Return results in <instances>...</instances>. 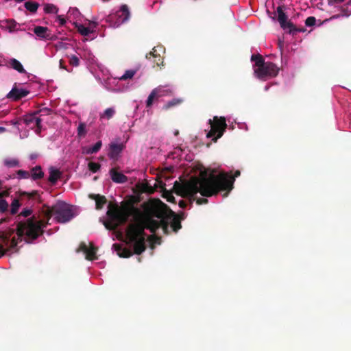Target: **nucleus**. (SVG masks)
Listing matches in <instances>:
<instances>
[{"label":"nucleus","instance_id":"f257e3e1","mask_svg":"<svg viewBox=\"0 0 351 351\" xmlns=\"http://www.w3.org/2000/svg\"><path fill=\"white\" fill-rule=\"evenodd\" d=\"M107 215L109 220L104 225L109 230H116L120 225L124 224L133 217L134 222L130 223L125 230L128 243L133 245L136 254L140 255L146 250L145 230H154L160 223L154 221L153 217H162V213L158 208H147L144 213L132 204H125L119 207L117 204L108 206Z\"/></svg>","mask_w":351,"mask_h":351},{"label":"nucleus","instance_id":"f03ea898","mask_svg":"<svg viewBox=\"0 0 351 351\" xmlns=\"http://www.w3.org/2000/svg\"><path fill=\"white\" fill-rule=\"evenodd\" d=\"M241 175L239 170L235 171L234 176L227 173L218 175L202 173L199 178H192L182 186L184 195L191 197L197 193L204 197H211L218 194L219 191H226V195L233 189L235 178Z\"/></svg>","mask_w":351,"mask_h":351},{"label":"nucleus","instance_id":"7ed1b4c3","mask_svg":"<svg viewBox=\"0 0 351 351\" xmlns=\"http://www.w3.org/2000/svg\"><path fill=\"white\" fill-rule=\"evenodd\" d=\"M45 226L42 221H36L30 218L18 223L17 238L14 237L10 239V234H0V256H3L8 250L14 249L19 240L21 241L23 236L25 237V240L27 243H32L44 233L43 228Z\"/></svg>","mask_w":351,"mask_h":351},{"label":"nucleus","instance_id":"20e7f679","mask_svg":"<svg viewBox=\"0 0 351 351\" xmlns=\"http://www.w3.org/2000/svg\"><path fill=\"white\" fill-rule=\"evenodd\" d=\"M159 206L157 205H152L148 208H158L162 213V217H153L154 221L160 223V226L154 230V232H152V233H155L158 229L161 228L165 234H168L169 232V226L171 224V227L172 230L177 232L182 228L181 225V218H178L177 215L172 210H170L169 213H167L166 210L164 208H167V205L162 203L160 200H158Z\"/></svg>","mask_w":351,"mask_h":351},{"label":"nucleus","instance_id":"39448f33","mask_svg":"<svg viewBox=\"0 0 351 351\" xmlns=\"http://www.w3.org/2000/svg\"><path fill=\"white\" fill-rule=\"evenodd\" d=\"M46 215L48 218L54 216L59 223L68 222L74 217L71 206L62 201H58L52 206H47Z\"/></svg>","mask_w":351,"mask_h":351},{"label":"nucleus","instance_id":"423d86ee","mask_svg":"<svg viewBox=\"0 0 351 351\" xmlns=\"http://www.w3.org/2000/svg\"><path fill=\"white\" fill-rule=\"evenodd\" d=\"M208 123L210 125V130L207 133V138H212V141L216 143L226 132L227 128L226 120L224 117H218L215 116L213 119H209Z\"/></svg>","mask_w":351,"mask_h":351},{"label":"nucleus","instance_id":"0eeeda50","mask_svg":"<svg viewBox=\"0 0 351 351\" xmlns=\"http://www.w3.org/2000/svg\"><path fill=\"white\" fill-rule=\"evenodd\" d=\"M260 68L254 69V73L258 78L265 80L269 77H274L278 75L279 73V68L271 62H263Z\"/></svg>","mask_w":351,"mask_h":351},{"label":"nucleus","instance_id":"6e6552de","mask_svg":"<svg viewBox=\"0 0 351 351\" xmlns=\"http://www.w3.org/2000/svg\"><path fill=\"white\" fill-rule=\"evenodd\" d=\"M284 9V5H279L276 9V12L278 14L277 20L279 22L280 27L283 29H288V32L292 34L302 32V29L297 28L293 23L288 20V17L285 13Z\"/></svg>","mask_w":351,"mask_h":351},{"label":"nucleus","instance_id":"1a4fd4ad","mask_svg":"<svg viewBox=\"0 0 351 351\" xmlns=\"http://www.w3.org/2000/svg\"><path fill=\"white\" fill-rule=\"evenodd\" d=\"M23 120L25 124L27 126H29L30 128L33 129L36 127L35 132L37 134H39L41 132V123L43 121V119L38 117V115L36 114V112L32 114L24 115Z\"/></svg>","mask_w":351,"mask_h":351},{"label":"nucleus","instance_id":"9d476101","mask_svg":"<svg viewBox=\"0 0 351 351\" xmlns=\"http://www.w3.org/2000/svg\"><path fill=\"white\" fill-rule=\"evenodd\" d=\"M171 93V91L169 89H165L162 86H159L153 89L147 97L146 101V107L150 108L154 103L155 99H158L165 95H168Z\"/></svg>","mask_w":351,"mask_h":351},{"label":"nucleus","instance_id":"9b49d317","mask_svg":"<svg viewBox=\"0 0 351 351\" xmlns=\"http://www.w3.org/2000/svg\"><path fill=\"white\" fill-rule=\"evenodd\" d=\"M114 17L117 18L114 25L117 27L126 22L130 17V12L127 5L123 4L120 9L115 13Z\"/></svg>","mask_w":351,"mask_h":351},{"label":"nucleus","instance_id":"f8f14e48","mask_svg":"<svg viewBox=\"0 0 351 351\" xmlns=\"http://www.w3.org/2000/svg\"><path fill=\"white\" fill-rule=\"evenodd\" d=\"M125 147L123 143H111L109 145L108 157L112 160H117L119 154L124 149Z\"/></svg>","mask_w":351,"mask_h":351},{"label":"nucleus","instance_id":"ddd939ff","mask_svg":"<svg viewBox=\"0 0 351 351\" xmlns=\"http://www.w3.org/2000/svg\"><path fill=\"white\" fill-rule=\"evenodd\" d=\"M29 94V91L23 88H18L16 86L7 95V98L13 101H18Z\"/></svg>","mask_w":351,"mask_h":351},{"label":"nucleus","instance_id":"4468645a","mask_svg":"<svg viewBox=\"0 0 351 351\" xmlns=\"http://www.w3.org/2000/svg\"><path fill=\"white\" fill-rule=\"evenodd\" d=\"M49 29L47 27L36 26L34 29V33L43 40H50V34H49Z\"/></svg>","mask_w":351,"mask_h":351},{"label":"nucleus","instance_id":"2eb2a0df","mask_svg":"<svg viewBox=\"0 0 351 351\" xmlns=\"http://www.w3.org/2000/svg\"><path fill=\"white\" fill-rule=\"evenodd\" d=\"M110 174L114 182L122 184L128 181V178L122 173L117 171L114 168L110 169Z\"/></svg>","mask_w":351,"mask_h":351},{"label":"nucleus","instance_id":"dca6fc26","mask_svg":"<svg viewBox=\"0 0 351 351\" xmlns=\"http://www.w3.org/2000/svg\"><path fill=\"white\" fill-rule=\"evenodd\" d=\"M89 197L95 201L97 210L101 209L107 202L106 197L99 194H90Z\"/></svg>","mask_w":351,"mask_h":351},{"label":"nucleus","instance_id":"f3484780","mask_svg":"<svg viewBox=\"0 0 351 351\" xmlns=\"http://www.w3.org/2000/svg\"><path fill=\"white\" fill-rule=\"evenodd\" d=\"M113 246L114 247L117 252V254L119 257L129 258L133 254V252L131 251L130 249H128L127 247H122L119 244H114ZM134 253L136 254L134 252Z\"/></svg>","mask_w":351,"mask_h":351},{"label":"nucleus","instance_id":"a211bd4d","mask_svg":"<svg viewBox=\"0 0 351 351\" xmlns=\"http://www.w3.org/2000/svg\"><path fill=\"white\" fill-rule=\"evenodd\" d=\"M62 173L57 169L51 167L49 169V176L48 180L52 184H55L58 179L60 178Z\"/></svg>","mask_w":351,"mask_h":351},{"label":"nucleus","instance_id":"6ab92c4d","mask_svg":"<svg viewBox=\"0 0 351 351\" xmlns=\"http://www.w3.org/2000/svg\"><path fill=\"white\" fill-rule=\"evenodd\" d=\"M188 181H186V182L183 183L182 184L180 185L179 186V192L180 193V195L184 197H186V198H189L191 201H195L196 200V203L199 205H201V204H206L208 202V199H206V198H197L196 197V195L197 194L195 193L194 194V195L191 196V197H189V196H186V195H184V193L182 192V186L185 184Z\"/></svg>","mask_w":351,"mask_h":351},{"label":"nucleus","instance_id":"aec40b11","mask_svg":"<svg viewBox=\"0 0 351 351\" xmlns=\"http://www.w3.org/2000/svg\"><path fill=\"white\" fill-rule=\"evenodd\" d=\"M183 102V99L180 98H173L171 100L167 101L162 108V110H169L173 108Z\"/></svg>","mask_w":351,"mask_h":351},{"label":"nucleus","instance_id":"412c9836","mask_svg":"<svg viewBox=\"0 0 351 351\" xmlns=\"http://www.w3.org/2000/svg\"><path fill=\"white\" fill-rule=\"evenodd\" d=\"M9 65L10 67L17 71L20 73H25L26 72L21 63L15 58H12L10 60Z\"/></svg>","mask_w":351,"mask_h":351},{"label":"nucleus","instance_id":"4be33fe9","mask_svg":"<svg viewBox=\"0 0 351 351\" xmlns=\"http://www.w3.org/2000/svg\"><path fill=\"white\" fill-rule=\"evenodd\" d=\"M31 178L34 180H39L43 178L44 173L40 166H36L32 169Z\"/></svg>","mask_w":351,"mask_h":351},{"label":"nucleus","instance_id":"5701e85b","mask_svg":"<svg viewBox=\"0 0 351 351\" xmlns=\"http://www.w3.org/2000/svg\"><path fill=\"white\" fill-rule=\"evenodd\" d=\"M97 247H95L92 243L90 244V247L88 248V252L86 253V258L89 261L97 259L96 255Z\"/></svg>","mask_w":351,"mask_h":351},{"label":"nucleus","instance_id":"b1692460","mask_svg":"<svg viewBox=\"0 0 351 351\" xmlns=\"http://www.w3.org/2000/svg\"><path fill=\"white\" fill-rule=\"evenodd\" d=\"M102 146L101 141H97L93 146L87 147L85 150L86 154H93L97 153Z\"/></svg>","mask_w":351,"mask_h":351},{"label":"nucleus","instance_id":"393cba45","mask_svg":"<svg viewBox=\"0 0 351 351\" xmlns=\"http://www.w3.org/2000/svg\"><path fill=\"white\" fill-rule=\"evenodd\" d=\"M24 5L28 11L35 13L38 8L39 4L37 2L29 1H26Z\"/></svg>","mask_w":351,"mask_h":351},{"label":"nucleus","instance_id":"a878e982","mask_svg":"<svg viewBox=\"0 0 351 351\" xmlns=\"http://www.w3.org/2000/svg\"><path fill=\"white\" fill-rule=\"evenodd\" d=\"M115 114V110L113 108H108L105 110L103 114H100V119H111Z\"/></svg>","mask_w":351,"mask_h":351},{"label":"nucleus","instance_id":"bb28decb","mask_svg":"<svg viewBox=\"0 0 351 351\" xmlns=\"http://www.w3.org/2000/svg\"><path fill=\"white\" fill-rule=\"evenodd\" d=\"M6 23V28L9 30L10 32H12L16 31V26L18 23L14 19H9L5 21Z\"/></svg>","mask_w":351,"mask_h":351},{"label":"nucleus","instance_id":"cd10ccee","mask_svg":"<svg viewBox=\"0 0 351 351\" xmlns=\"http://www.w3.org/2000/svg\"><path fill=\"white\" fill-rule=\"evenodd\" d=\"M44 10L48 14H57L58 12V8L53 4L47 3L45 5Z\"/></svg>","mask_w":351,"mask_h":351},{"label":"nucleus","instance_id":"c85d7f7f","mask_svg":"<svg viewBox=\"0 0 351 351\" xmlns=\"http://www.w3.org/2000/svg\"><path fill=\"white\" fill-rule=\"evenodd\" d=\"M4 165L8 167H15L19 166V162L16 158H6L4 160Z\"/></svg>","mask_w":351,"mask_h":351},{"label":"nucleus","instance_id":"c756f323","mask_svg":"<svg viewBox=\"0 0 351 351\" xmlns=\"http://www.w3.org/2000/svg\"><path fill=\"white\" fill-rule=\"evenodd\" d=\"M78 32L82 36H88L93 32L90 28L84 26L83 25H77Z\"/></svg>","mask_w":351,"mask_h":351},{"label":"nucleus","instance_id":"7c9ffc66","mask_svg":"<svg viewBox=\"0 0 351 351\" xmlns=\"http://www.w3.org/2000/svg\"><path fill=\"white\" fill-rule=\"evenodd\" d=\"M251 60L255 62V66H256V68H260L262 65V63H260L259 61L265 62L263 56L260 54L252 55L251 56Z\"/></svg>","mask_w":351,"mask_h":351},{"label":"nucleus","instance_id":"2f4dec72","mask_svg":"<svg viewBox=\"0 0 351 351\" xmlns=\"http://www.w3.org/2000/svg\"><path fill=\"white\" fill-rule=\"evenodd\" d=\"M136 70H127L125 73L119 77L120 80H127L128 79H132L134 75L136 74Z\"/></svg>","mask_w":351,"mask_h":351},{"label":"nucleus","instance_id":"473e14b6","mask_svg":"<svg viewBox=\"0 0 351 351\" xmlns=\"http://www.w3.org/2000/svg\"><path fill=\"white\" fill-rule=\"evenodd\" d=\"M20 206L21 204L19 199H14L11 204L10 213L12 215H15L18 212Z\"/></svg>","mask_w":351,"mask_h":351},{"label":"nucleus","instance_id":"72a5a7b5","mask_svg":"<svg viewBox=\"0 0 351 351\" xmlns=\"http://www.w3.org/2000/svg\"><path fill=\"white\" fill-rule=\"evenodd\" d=\"M35 112H36V114H37V115L39 114V116H38V117L41 118L43 116L50 114L51 112H52V110L48 108H43L40 109L39 110H37Z\"/></svg>","mask_w":351,"mask_h":351},{"label":"nucleus","instance_id":"f704fd0d","mask_svg":"<svg viewBox=\"0 0 351 351\" xmlns=\"http://www.w3.org/2000/svg\"><path fill=\"white\" fill-rule=\"evenodd\" d=\"M86 134V124L84 123H80L77 128V134L80 136H84Z\"/></svg>","mask_w":351,"mask_h":351},{"label":"nucleus","instance_id":"c9c22d12","mask_svg":"<svg viewBox=\"0 0 351 351\" xmlns=\"http://www.w3.org/2000/svg\"><path fill=\"white\" fill-rule=\"evenodd\" d=\"M88 169L93 173H96L101 167L99 163L90 162L88 165Z\"/></svg>","mask_w":351,"mask_h":351},{"label":"nucleus","instance_id":"e433bc0d","mask_svg":"<svg viewBox=\"0 0 351 351\" xmlns=\"http://www.w3.org/2000/svg\"><path fill=\"white\" fill-rule=\"evenodd\" d=\"M17 175L20 178L27 179L31 177V174L29 171L25 170H19L16 171Z\"/></svg>","mask_w":351,"mask_h":351},{"label":"nucleus","instance_id":"4c0bfd02","mask_svg":"<svg viewBox=\"0 0 351 351\" xmlns=\"http://www.w3.org/2000/svg\"><path fill=\"white\" fill-rule=\"evenodd\" d=\"M69 63L72 66H77L80 64V59L75 55L69 56Z\"/></svg>","mask_w":351,"mask_h":351},{"label":"nucleus","instance_id":"58836bf2","mask_svg":"<svg viewBox=\"0 0 351 351\" xmlns=\"http://www.w3.org/2000/svg\"><path fill=\"white\" fill-rule=\"evenodd\" d=\"M316 19L314 16H309L305 21V25L311 27L315 25Z\"/></svg>","mask_w":351,"mask_h":351},{"label":"nucleus","instance_id":"ea45409f","mask_svg":"<svg viewBox=\"0 0 351 351\" xmlns=\"http://www.w3.org/2000/svg\"><path fill=\"white\" fill-rule=\"evenodd\" d=\"M8 204L5 199H0V211L2 213L8 210Z\"/></svg>","mask_w":351,"mask_h":351},{"label":"nucleus","instance_id":"a19ab883","mask_svg":"<svg viewBox=\"0 0 351 351\" xmlns=\"http://www.w3.org/2000/svg\"><path fill=\"white\" fill-rule=\"evenodd\" d=\"M154 62L158 66H163V58L158 55V56H155V58H154Z\"/></svg>","mask_w":351,"mask_h":351},{"label":"nucleus","instance_id":"79ce46f5","mask_svg":"<svg viewBox=\"0 0 351 351\" xmlns=\"http://www.w3.org/2000/svg\"><path fill=\"white\" fill-rule=\"evenodd\" d=\"M155 56H158V55L156 54V49L155 47L153 48L152 51L146 54V58L147 59H151V58H155Z\"/></svg>","mask_w":351,"mask_h":351},{"label":"nucleus","instance_id":"37998d69","mask_svg":"<svg viewBox=\"0 0 351 351\" xmlns=\"http://www.w3.org/2000/svg\"><path fill=\"white\" fill-rule=\"evenodd\" d=\"M36 195H37V191H33V192H32V193L22 192V193H21V196H23V195H26V196H27L29 198L34 197Z\"/></svg>","mask_w":351,"mask_h":351},{"label":"nucleus","instance_id":"c03bdc74","mask_svg":"<svg viewBox=\"0 0 351 351\" xmlns=\"http://www.w3.org/2000/svg\"><path fill=\"white\" fill-rule=\"evenodd\" d=\"M165 197L167 198V200L168 202H175V197H173V195L171 193L167 192Z\"/></svg>","mask_w":351,"mask_h":351},{"label":"nucleus","instance_id":"a18cd8bd","mask_svg":"<svg viewBox=\"0 0 351 351\" xmlns=\"http://www.w3.org/2000/svg\"><path fill=\"white\" fill-rule=\"evenodd\" d=\"M32 211L30 209H24L21 213V216H23L25 217H27L29 216L32 214Z\"/></svg>","mask_w":351,"mask_h":351},{"label":"nucleus","instance_id":"49530a36","mask_svg":"<svg viewBox=\"0 0 351 351\" xmlns=\"http://www.w3.org/2000/svg\"><path fill=\"white\" fill-rule=\"evenodd\" d=\"M68 14H74V15H77L80 14V12L78 10L77 8H71L69 10V12H68Z\"/></svg>","mask_w":351,"mask_h":351},{"label":"nucleus","instance_id":"de8ad7c7","mask_svg":"<svg viewBox=\"0 0 351 351\" xmlns=\"http://www.w3.org/2000/svg\"><path fill=\"white\" fill-rule=\"evenodd\" d=\"M80 248L82 252H84L86 254V252H88V247L86 245L85 243H81Z\"/></svg>","mask_w":351,"mask_h":351},{"label":"nucleus","instance_id":"09e8293b","mask_svg":"<svg viewBox=\"0 0 351 351\" xmlns=\"http://www.w3.org/2000/svg\"><path fill=\"white\" fill-rule=\"evenodd\" d=\"M345 0H328L329 5H334L336 3H341L343 2Z\"/></svg>","mask_w":351,"mask_h":351},{"label":"nucleus","instance_id":"8fccbe9b","mask_svg":"<svg viewBox=\"0 0 351 351\" xmlns=\"http://www.w3.org/2000/svg\"><path fill=\"white\" fill-rule=\"evenodd\" d=\"M58 18L60 25H64L66 23V21L64 18H62L60 16H58Z\"/></svg>","mask_w":351,"mask_h":351},{"label":"nucleus","instance_id":"3c124183","mask_svg":"<svg viewBox=\"0 0 351 351\" xmlns=\"http://www.w3.org/2000/svg\"><path fill=\"white\" fill-rule=\"evenodd\" d=\"M186 205H187L186 202L183 200H180L179 202V206L180 208H184L186 206Z\"/></svg>","mask_w":351,"mask_h":351},{"label":"nucleus","instance_id":"603ef678","mask_svg":"<svg viewBox=\"0 0 351 351\" xmlns=\"http://www.w3.org/2000/svg\"><path fill=\"white\" fill-rule=\"evenodd\" d=\"M184 213H180L179 215H177L178 218H181V220L184 219Z\"/></svg>","mask_w":351,"mask_h":351},{"label":"nucleus","instance_id":"864d4df0","mask_svg":"<svg viewBox=\"0 0 351 351\" xmlns=\"http://www.w3.org/2000/svg\"><path fill=\"white\" fill-rule=\"evenodd\" d=\"M60 67H61V68H64V67H63V64H62V60H60Z\"/></svg>","mask_w":351,"mask_h":351},{"label":"nucleus","instance_id":"5fc2aeb1","mask_svg":"<svg viewBox=\"0 0 351 351\" xmlns=\"http://www.w3.org/2000/svg\"><path fill=\"white\" fill-rule=\"evenodd\" d=\"M174 134L175 136H178L179 134V132L178 130H176L175 132H174Z\"/></svg>","mask_w":351,"mask_h":351},{"label":"nucleus","instance_id":"6e6d98bb","mask_svg":"<svg viewBox=\"0 0 351 351\" xmlns=\"http://www.w3.org/2000/svg\"><path fill=\"white\" fill-rule=\"evenodd\" d=\"M7 195V192H3L2 194H1V196L3 195Z\"/></svg>","mask_w":351,"mask_h":351},{"label":"nucleus","instance_id":"4d7b16f0","mask_svg":"<svg viewBox=\"0 0 351 351\" xmlns=\"http://www.w3.org/2000/svg\"><path fill=\"white\" fill-rule=\"evenodd\" d=\"M348 5H350L351 4V0H349L348 3Z\"/></svg>","mask_w":351,"mask_h":351},{"label":"nucleus","instance_id":"13d9d810","mask_svg":"<svg viewBox=\"0 0 351 351\" xmlns=\"http://www.w3.org/2000/svg\"><path fill=\"white\" fill-rule=\"evenodd\" d=\"M1 188V181L0 180V189Z\"/></svg>","mask_w":351,"mask_h":351}]
</instances>
